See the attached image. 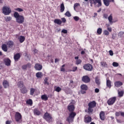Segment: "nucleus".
Listing matches in <instances>:
<instances>
[{
	"label": "nucleus",
	"instance_id": "64",
	"mask_svg": "<svg viewBox=\"0 0 124 124\" xmlns=\"http://www.w3.org/2000/svg\"><path fill=\"white\" fill-rule=\"evenodd\" d=\"M6 124H11V122L9 121H6Z\"/></svg>",
	"mask_w": 124,
	"mask_h": 124
},
{
	"label": "nucleus",
	"instance_id": "22",
	"mask_svg": "<svg viewBox=\"0 0 124 124\" xmlns=\"http://www.w3.org/2000/svg\"><path fill=\"white\" fill-rule=\"evenodd\" d=\"M3 86L5 89H6L9 87V82L7 80H3Z\"/></svg>",
	"mask_w": 124,
	"mask_h": 124
},
{
	"label": "nucleus",
	"instance_id": "43",
	"mask_svg": "<svg viewBox=\"0 0 124 124\" xmlns=\"http://www.w3.org/2000/svg\"><path fill=\"white\" fill-rule=\"evenodd\" d=\"M124 91H119L118 92V95L119 97H123L124 96Z\"/></svg>",
	"mask_w": 124,
	"mask_h": 124
},
{
	"label": "nucleus",
	"instance_id": "34",
	"mask_svg": "<svg viewBox=\"0 0 124 124\" xmlns=\"http://www.w3.org/2000/svg\"><path fill=\"white\" fill-rule=\"evenodd\" d=\"M103 3L106 6H108L109 5L110 2L108 0H103Z\"/></svg>",
	"mask_w": 124,
	"mask_h": 124
},
{
	"label": "nucleus",
	"instance_id": "60",
	"mask_svg": "<svg viewBox=\"0 0 124 124\" xmlns=\"http://www.w3.org/2000/svg\"><path fill=\"white\" fill-rule=\"evenodd\" d=\"M90 6L91 7H93V4H94L93 1V0H90Z\"/></svg>",
	"mask_w": 124,
	"mask_h": 124
},
{
	"label": "nucleus",
	"instance_id": "15",
	"mask_svg": "<svg viewBox=\"0 0 124 124\" xmlns=\"http://www.w3.org/2000/svg\"><path fill=\"white\" fill-rule=\"evenodd\" d=\"M31 63H27V64L25 65H22L21 68H22L23 70H26L27 68H31Z\"/></svg>",
	"mask_w": 124,
	"mask_h": 124
},
{
	"label": "nucleus",
	"instance_id": "17",
	"mask_svg": "<svg viewBox=\"0 0 124 124\" xmlns=\"http://www.w3.org/2000/svg\"><path fill=\"white\" fill-rule=\"evenodd\" d=\"M7 45L8 46V47L12 48L14 45V43L13 41L10 40L7 42Z\"/></svg>",
	"mask_w": 124,
	"mask_h": 124
},
{
	"label": "nucleus",
	"instance_id": "32",
	"mask_svg": "<svg viewBox=\"0 0 124 124\" xmlns=\"http://www.w3.org/2000/svg\"><path fill=\"white\" fill-rule=\"evenodd\" d=\"M41 98H42V99L44 101L48 100V97L46 94L42 95V96H41Z\"/></svg>",
	"mask_w": 124,
	"mask_h": 124
},
{
	"label": "nucleus",
	"instance_id": "51",
	"mask_svg": "<svg viewBox=\"0 0 124 124\" xmlns=\"http://www.w3.org/2000/svg\"><path fill=\"white\" fill-rule=\"evenodd\" d=\"M61 21H62V23H65L66 22V19L65 17H62L61 18Z\"/></svg>",
	"mask_w": 124,
	"mask_h": 124
},
{
	"label": "nucleus",
	"instance_id": "28",
	"mask_svg": "<svg viewBox=\"0 0 124 124\" xmlns=\"http://www.w3.org/2000/svg\"><path fill=\"white\" fill-rule=\"evenodd\" d=\"M43 77V74L41 72H38V73H36V77H37V78H42Z\"/></svg>",
	"mask_w": 124,
	"mask_h": 124
},
{
	"label": "nucleus",
	"instance_id": "30",
	"mask_svg": "<svg viewBox=\"0 0 124 124\" xmlns=\"http://www.w3.org/2000/svg\"><path fill=\"white\" fill-rule=\"evenodd\" d=\"M80 88L81 90H84V91H87L88 89V87L86 84H82L80 86Z\"/></svg>",
	"mask_w": 124,
	"mask_h": 124
},
{
	"label": "nucleus",
	"instance_id": "54",
	"mask_svg": "<svg viewBox=\"0 0 124 124\" xmlns=\"http://www.w3.org/2000/svg\"><path fill=\"white\" fill-rule=\"evenodd\" d=\"M62 33H64V34L67 33V30H65V29H62Z\"/></svg>",
	"mask_w": 124,
	"mask_h": 124
},
{
	"label": "nucleus",
	"instance_id": "57",
	"mask_svg": "<svg viewBox=\"0 0 124 124\" xmlns=\"http://www.w3.org/2000/svg\"><path fill=\"white\" fill-rule=\"evenodd\" d=\"M47 80H48V79H47V78H46L45 79V84L49 85V82H48Z\"/></svg>",
	"mask_w": 124,
	"mask_h": 124
},
{
	"label": "nucleus",
	"instance_id": "11",
	"mask_svg": "<svg viewBox=\"0 0 124 124\" xmlns=\"http://www.w3.org/2000/svg\"><path fill=\"white\" fill-rule=\"evenodd\" d=\"M82 81L84 83H89L91 79L88 76H83L82 78Z\"/></svg>",
	"mask_w": 124,
	"mask_h": 124
},
{
	"label": "nucleus",
	"instance_id": "44",
	"mask_svg": "<svg viewBox=\"0 0 124 124\" xmlns=\"http://www.w3.org/2000/svg\"><path fill=\"white\" fill-rule=\"evenodd\" d=\"M64 15L67 17L71 16V14L69 11H66V12L64 14Z\"/></svg>",
	"mask_w": 124,
	"mask_h": 124
},
{
	"label": "nucleus",
	"instance_id": "7",
	"mask_svg": "<svg viewBox=\"0 0 124 124\" xmlns=\"http://www.w3.org/2000/svg\"><path fill=\"white\" fill-rule=\"evenodd\" d=\"M117 97H111V98H109L108 100L107 101V104L108 105H113L115 102L117 101Z\"/></svg>",
	"mask_w": 124,
	"mask_h": 124
},
{
	"label": "nucleus",
	"instance_id": "19",
	"mask_svg": "<svg viewBox=\"0 0 124 124\" xmlns=\"http://www.w3.org/2000/svg\"><path fill=\"white\" fill-rule=\"evenodd\" d=\"M123 85V83L122 81H115V82H114V86L117 88L120 87Z\"/></svg>",
	"mask_w": 124,
	"mask_h": 124
},
{
	"label": "nucleus",
	"instance_id": "42",
	"mask_svg": "<svg viewBox=\"0 0 124 124\" xmlns=\"http://www.w3.org/2000/svg\"><path fill=\"white\" fill-rule=\"evenodd\" d=\"M62 91V88L60 87V86H57L56 88H55V91L57 93H60Z\"/></svg>",
	"mask_w": 124,
	"mask_h": 124
},
{
	"label": "nucleus",
	"instance_id": "45",
	"mask_svg": "<svg viewBox=\"0 0 124 124\" xmlns=\"http://www.w3.org/2000/svg\"><path fill=\"white\" fill-rule=\"evenodd\" d=\"M119 63H117V62H113L112 63V66L114 67H117L119 66Z\"/></svg>",
	"mask_w": 124,
	"mask_h": 124
},
{
	"label": "nucleus",
	"instance_id": "36",
	"mask_svg": "<svg viewBox=\"0 0 124 124\" xmlns=\"http://www.w3.org/2000/svg\"><path fill=\"white\" fill-rule=\"evenodd\" d=\"M101 66L103 67H106L108 66V64L106 63V62H104L103 61L100 63Z\"/></svg>",
	"mask_w": 124,
	"mask_h": 124
},
{
	"label": "nucleus",
	"instance_id": "40",
	"mask_svg": "<svg viewBox=\"0 0 124 124\" xmlns=\"http://www.w3.org/2000/svg\"><path fill=\"white\" fill-rule=\"evenodd\" d=\"M35 91V90L34 89V88H31L30 89V95H33Z\"/></svg>",
	"mask_w": 124,
	"mask_h": 124
},
{
	"label": "nucleus",
	"instance_id": "31",
	"mask_svg": "<svg viewBox=\"0 0 124 124\" xmlns=\"http://www.w3.org/2000/svg\"><path fill=\"white\" fill-rule=\"evenodd\" d=\"M20 92L23 94L26 93H27V90L26 86L22 87V88L20 89Z\"/></svg>",
	"mask_w": 124,
	"mask_h": 124
},
{
	"label": "nucleus",
	"instance_id": "46",
	"mask_svg": "<svg viewBox=\"0 0 124 124\" xmlns=\"http://www.w3.org/2000/svg\"><path fill=\"white\" fill-rule=\"evenodd\" d=\"M104 34L105 35L108 36L109 34V32L108 30H105L104 31Z\"/></svg>",
	"mask_w": 124,
	"mask_h": 124
},
{
	"label": "nucleus",
	"instance_id": "18",
	"mask_svg": "<svg viewBox=\"0 0 124 124\" xmlns=\"http://www.w3.org/2000/svg\"><path fill=\"white\" fill-rule=\"evenodd\" d=\"M21 56L20 53H16L14 56V59H15V62H18V60L20 58Z\"/></svg>",
	"mask_w": 124,
	"mask_h": 124
},
{
	"label": "nucleus",
	"instance_id": "35",
	"mask_svg": "<svg viewBox=\"0 0 124 124\" xmlns=\"http://www.w3.org/2000/svg\"><path fill=\"white\" fill-rule=\"evenodd\" d=\"M96 32H97V33L98 35H101V34H102V29L101 28H98L97 29Z\"/></svg>",
	"mask_w": 124,
	"mask_h": 124
},
{
	"label": "nucleus",
	"instance_id": "52",
	"mask_svg": "<svg viewBox=\"0 0 124 124\" xmlns=\"http://www.w3.org/2000/svg\"><path fill=\"white\" fill-rule=\"evenodd\" d=\"M80 93L83 94H85L86 93V90H84L83 89H81Z\"/></svg>",
	"mask_w": 124,
	"mask_h": 124
},
{
	"label": "nucleus",
	"instance_id": "33",
	"mask_svg": "<svg viewBox=\"0 0 124 124\" xmlns=\"http://www.w3.org/2000/svg\"><path fill=\"white\" fill-rule=\"evenodd\" d=\"M26 104L30 105V106H31L33 104V102L31 99H29L26 101Z\"/></svg>",
	"mask_w": 124,
	"mask_h": 124
},
{
	"label": "nucleus",
	"instance_id": "48",
	"mask_svg": "<svg viewBox=\"0 0 124 124\" xmlns=\"http://www.w3.org/2000/svg\"><path fill=\"white\" fill-rule=\"evenodd\" d=\"M73 19L75 21H78L79 19V17L78 16H75L73 17Z\"/></svg>",
	"mask_w": 124,
	"mask_h": 124
},
{
	"label": "nucleus",
	"instance_id": "9",
	"mask_svg": "<svg viewBox=\"0 0 124 124\" xmlns=\"http://www.w3.org/2000/svg\"><path fill=\"white\" fill-rule=\"evenodd\" d=\"M89 0L93 1V5L94 6H96V7L98 8L101 7L102 5L101 0Z\"/></svg>",
	"mask_w": 124,
	"mask_h": 124
},
{
	"label": "nucleus",
	"instance_id": "14",
	"mask_svg": "<svg viewBox=\"0 0 124 124\" xmlns=\"http://www.w3.org/2000/svg\"><path fill=\"white\" fill-rule=\"evenodd\" d=\"M34 67L36 70L41 71L42 69L43 66L42 65H40V64L37 63L36 64H35V66Z\"/></svg>",
	"mask_w": 124,
	"mask_h": 124
},
{
	"label": "nucleus",
	"instance_id": "47",
	"mask_svg": "<svg viewBox=\"0 0 124 124\" xmlns=\"http://www.w3.org/2000/svg\"><path fill=\"white\" fill-rule=\"evenodd\" d=\"M15 10L18 12H21L23 11V9L20 8H16Z\"/></svg>",
	"mask_w": 124,
	"mask_h": 124
},
{
	"label": "nucleus",
	"instance_id": "20",
	"mask_svg": "<svg viewBox=\"0 0 124 124\" xmlns=\"http://www.w3.org/2000/svg\"><path fill=\"white\" fill-rule=\"evenodd\" d=\"M106 86L108 87L109 89H110L111 88V80H109V79H108V78H107Z\"/></svg>",
	"mask_w": 124,
	"mask_h": 124
},
{
	"label": "nucleus",
	"instance_id": "58",
	"mask_svg": "<svg viewBox=\"0 0 124 124\" xmlns=\"http://www.w3.org/2000/svg\"><path fill=\"white\" fill-rule=\"evenodd\" d=\"M109 54L110 56H113V52L112 50H109Z\"/></svg>",
	"mask_w": 124,
	"mask_h": 124
},
{
	"label": "nucleus",
	"instance_id": "53",
	"mask_svg": "<svg viewBox=\"0 0 124 124\" xmlns=\"http://www.w3.org/2000/svg\"><path fill=\"white\" fill-rule=\"evenodd\" d=\"M79 5V4L78 3H75L74 4V10H75L76 8H77Z\"/></svg>",
	"mask_w": 124,
	"mask_h": 124
},
{
	"label": "nucleus",
	"instance_id": "8",
	"mask_svg": "<svg viewBox=\"0 0 124 124\" xmlns=\"http://www.w3.org/2000/svg\"><path fill=\"white\" fill-rule=\"evenodd\" d=\"M83 68L85 70L88 71H92L93 69V67L91 64H85L83 66Z\"/></svg>",
	"mask_w": 124,
	"mask_h": 124
},
{
	"label": "nucleus",
	"instance_id": "12",
	"mask_svg": "<svg viewBox=\"0 0 124 124\" xmlns=\"http://www.w3.org/2000/svg\"><path fill=\"white\" fill-rule=\"evenodd\" d=\"M99 117L101 121H105L106 118L105 113L103 111H101L99 113Z\"/></svg>",
	"mask_w": 124,
	"mask_h": 124
},
{
	"label": "nucleus",
	"instance_id": "2",
	"mask_svg": "<svg viewBox=\"0 0 124 124\" xmlns=\"http://www.w3.org/2000/svg\"><path fill=\"white\" fill-rule=\"evenodd\" d=\"M14 16L16 18V21L18 24H22L24 22V17L23 16L20 15L17 12L14 13Z\"/></svg>",
	"mask_w": 124,
	"mask_h": 124
},
{
	"label": "nucleus",
	"instance_id": "5",
	"mask_svg": "<svg viewBox=\"0 0 124 124\" xmlns=\"http://www.w3.org/2000/svg\"><path fill=\"white\" fill-rule=\"evenodd\" d=\"M2 13L3 14H4L5 16L9 15L11 12V9L8 6H3V8H2Z\"/></svg>",
	"mask_w": 124,
	"mask_h": 124
},
{
	"label": "nucleus",
	"instance_id": "56",
	"mask_svg": "<svg viewBox=\"0 0 124 124\" xmlns=\"http://www.w3.org/2000/svg\"><path fill=\"white\" fill-rule=\"evenodd\" d=\"M100 90L98 89V88H95L94 89V92L95 93H98L99 92Z\"/></svg>",
	"mask_w": 124,
	"mask_h": 124
},
{
	"label": "nucleus",
	"instance_id": "49",
	"mask_svg": "<svg viewBox=\"0 0 124 124\" xmlns=\"http://www.w3.org/2000/svg\"><path fill=\"white\" fill-rule=\"evenodd\" d=\"M121 113H122V111L116 112H115V116L116 117H119V116L121 115Z\"/></svg>",
	"mask_w": 124,
	"mask_h": 124
},
{
	"label": "nucleus",
	"instance_id": "27",
	"mask_svg": "<svg viewBox=\"0 0 124 124\" xmlns=\"http://www.w3.org/2000/svg\"><path fill=\"white\" fill-rule=\"evenodd\" d=\"M65 10V6L63 3H62L60 5V12L63 13Z\"/></svg>",
	"mask_w": 124,
	"mask_h": 124
},
{
	"label": "nucleus",
	"instance_id": "37",
	"mask_svg": "<svg viewBox=\"0 0 124 124\" xmlns=\"http://www.w3.org/2000/svg\"><path fill=\"white\" fill-rule=\"evenodd\" d=\"M82 63V60L81 59H78L76 61L75 64L78 65Z\"/></svg>",
	"mask_w": 124,
	"mask_h": 124
},
{
	"label": "nucleus",
	"instance_id": "59",
	"mask_svg": "<svg viewBox=\"0 0 124 124\" xmlns=\"http://www.w3.org/2000/svg\"><path fill=\"white\" fill-rule=\"evenodd\" d=\"M107 30L108 31H109V32H111L112 31V28L111 27H108L107 28Z\"/></svg>",
	"mask_w": 124,
	"mask_h": 124
},
{
	"label": "nucleus",
	"instance_id": "25",
	"mask_svg": "<svg viewBox=\"0 0 124 124\" xmlns=\"http://www.w3.org/2000/svg\"><path fill=\"white\" fill-rule=\"evenodd\" d=\"M54 23L61 25L62 24V21L60 19H54Z\"/></svg>",
	"mask_w": 124,
	"mask_h": 124
},
{
	"label": "nucleus",
	"instance_id": "3",
	"mask_svg": "<svg viewBox=\"0 0 124 124\" xmlns=\"http://www.w3.org/2000/svg\"><path fill=\"white\" fill-rule=\"evenodd\" d=\"M88 114H91L93 113V108L96 107V103L95 101H92L91 102H89L88 104Z\"/></svg>",
	"mask_w": 124,
	"mask_h": 124
},
{
	"label": "nucleus",
	"instance_id": "24",
	"mask_svg": "<svg viewBox=\"0 0 124 124\" xmlns=\"http://www.w3.org/2000/svg\"><path fill=\"white\" fill-rule=\"evenodd\" d=\"M63 91L67 94H69L71 93V89L69 88V87H64Z\"/></svg>",
	"mask_w": 124,
	"mask_h": 124
},
{
	"label": "nucleus",
	"instance_id": "23",
	"mask_svg": "<svg viewBox=\"0 0 124 124\" xmlns=\"http://www.w3.org/2000/svg\"><path fill=\"white\" fill-rule=\"evenodd\" d=\"M2 50L4 51V52H7L8 51V47H7V45H5V44H3L2 45Z\"/></svg>",
	"mask_w": 124,
	"mask_h": 124
},
{
	"label": "nucleus",
	"instance_id": "6",
	"mask_svg": "<svg viewBox=\"0 0 124 124\" xmlns=\"http://www.w3.org/2000/svg\"><path fill=\"white\" fill-rule=\"evenodd\" d=\"M15 120H16V122L17 123H20L22 122V117L19 112H16V114L15 115Z\"/></svg>",
	"mask_w": 124,
	"mask_h": 124
},
{
	"label": "nucleus",
	"instance_id": "26",
	"mask_svg": "<svg viewBox=\"0 0 124 124\" xmlns=\"http://www.w3.org/2000/svg\"><path fill=\"white\" fill-rule=\"evenodd\" d=\"M108 20L110 24H112L113 23V16H112V14H110V15L108 16Z\"/></svg>",
	"mask_w": 124,
	"mask_h": 124
},
{
	"label": "nucleus",
	"instance_id": "29",
	"mask_svg": "<svg viewBox=\"0 0 124 124\" xmlns=\"http://www.w3.org/2000/svg\"><path fill=\"white\" fill-rule=\"evenodd\" d=\"M18 39H19V42H20V43H22L25 40V37L24 36L21 35L18 37Z\"/></svg>",
	"mask_w": 124,
	"mask_h": 124
},
{
	"label": "nucleus",
	"instance_id": "10",
	"mask_svg": "<svg viewBox=\"0 0 124 124\" xmlns=\"http://www.w3.org/2000/svg\"><path fill=\"white\" fill-rule=\"evenodd\" d=\"M92 121V118L89 116L86 115L84 118V122L86 124H89Z\"/></svg>",
	"mask_w": 124,
	"mask_h": 124
},
{
	"label": "nucleus",
	"instance_id": "1",
	"mask_svg": "<svg viewBox=\"0 0 124 124\" xmlns=\"http://www.w3.org/2000/svg\"><path fill=\"white\" fill-rule=\"evenodd\" d=\"M67 109L69 113L68 114V117L66 119V121L70 124L74 122L75 117L77 115V113L74 112L75 110V107L74 105L69 104L67 106Z\"/></svg>",
	"mask_w": 124,
	"mask_h": 124
},
{
	"label": "nucleus",
	"instance_id": "55",
	"mask_svg": "<svg viewBox=\"0 0 124 124\" xmlns=\"http://www.w3.org/2000/svg\"><path fill=\"white\" fill-rule=\"evenodd\" d=\"M103 17L105 19H108V15L107 14H103Z\"/></svg>",
	"mask_w": 124,
	"mask_h": 124
},
{
	"label": "nucleus",
	"instance_id": "63",
	"mask_svg": "<svg viewBox=\"0 0 124 124\" xmlns=\"http://www.w3.org/2000/svg\"><path fill=\"white\" fill-rule=\"evenodd\" d=\"M121 116L124 117V112L122 111L121 113Z\"/></svg>",
	"mask_w": 124,
	"mask_h": 124
},
{
	"label": "nucleus",
	"instance_id": "21",
	"mask_svg": "<svg viewBox=\"0 0 124 124\" xmlns=\"http://www.w3.org/2000/svg\"><path fill=\"white\" fill-rule=\"evenodd\" d=\"M17 87L19 89H22L23 87H25L23 81H18L17 82Z\"/></svg>",
	"mask_w": 124,
	"mask_h": 124
},
{
	"label": "nucleus",
	"instance_id": "61",
	"mask_svg": "<svg viewBox=\"0 0 124 124\" xmlns=\"http://www.w3.org/2000/svg\"><path fill=\"white\" fill-rule=\"evenodd\" d=\"M61 71L64 72L65 71L64 68H61Z\"/></svg>",
	"mask_w": 124,
	"mask_h": 124
},
{
	"label": "nucleus",
	"instance_id": "16",
	"mask_svg": "<svg viewBox=\"0 0 124 124\" xmlns=\"http://www.w3.org/2000/svg\"><path fill=\"white\" fill-rule=\"evenodd\" d=\"M33 113H34V115L39 116L41 114V112L38 108H35L34 110H33Z\"/></svg>",
	"mask_w": 124,
	"mask_h": 124
},
{
	"label": "nucleus",
	"instance_id": "50",
	"mask_svg": "<svg viewBox=\"0 0 124 124\" xmlns=\"http://www.w3.org/2000/svg\"><path fill=\"white\" fill-rule=\"evenodd\" d=\"M73 84H74L73 80H70V83H69V86H70V87L72 88L73 87Z\"/></svg>",
	"mask_w": 124,
	"mask_h": 124
},
{
	"label": "nucleus",
	"instance_id": "39",
	"mask_svg": "<svg viewBox=\"0 0 124 124\" xmlns=\"http://www.w3.org/2000/svg\"><path fill=\"white\" fill-rule=\"evenodd\" d=\"M95 83L97 85L100 84V82L98 77H96V78H95Z\"/></svg>",
	"mask_w": 124,
	"mask_h": 124
},
{
	"label": "nucleus",
	"instance_id": "41",
	"mask_svg": "<svg viewBox=\"0 0 124 124\" xmlns=\"http://www.w3.org/2000/svg\"><path fill=\"white\" fill-rule=\"evenodd\" d=\"M12 17L11 16L5 17V21H6V22L10 21Z\"/></svg>",
	"mask_w": 124,
	"mask_h": 124
},
{
	"label": "nucleus",
	"instance_id": "38",
	"mask_svg": "<svg viewBox=\"0 0 124 124\" xmlns=\"http://www.w3.org/2000/svg\"><path fill=\"white\" fill-rule=\"evenodd\" d=\"M78 70V67L74 66L72 67V70H69V72H75Z\"/></svg>",
	"mask_w": 124,
	"mask_h": 124
},
{
	"label": "nucleus",
	"instance_id": "4",
	"mask_svg": "<svg viewBox=\"0 0 124 124\" xmlns=\"http://www.w3.org/2000/svg\"><path fill=\"white\" fill-rule=\"evenodd\" d=\"M43 118L48 123H52L53 122V118L52 115L48 112H46V113L44 114V117Z\"/></svg>",
	"mask_w": 124,
	"mask_h": 124
},
{
	"label": "nucleus",
	"instance_id": "13",
	"mask_svg": "<svg viewBox=\"0 0 124 124\" xmlns=\"http://www.w3.org/2000/svg\"><path fill=\"white\" fill-rule=\"evenodd\" d=\"M4 63H5V65L7 66H10L11 64V61L9 58H6L4 59Z\"/></svg>",
	"mask_w": 124,
	"mask_h": 124
},
{
	"label": "nucleus",
	"instance_id": "62",
	"mask_svg": "<svg viewBox=\"0 0 124 124\" xmlns=\"http://www.w3.org/2000/svg\"><path fill=\"white\" fill-rule=\"evenodd\" d=\"M60 61V59H58V58L55 59V63H57V62Z\"/></svg>",
	"mask_w": 124,
	"mask_h": 124
}]
</instances>
